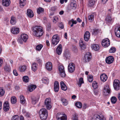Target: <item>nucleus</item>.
Here are the masks:
<instances>
[{
  "mask_svg": "<svg viewBox=\"0 0 120 120\" xmlns=\"http://www.w3.org/2000/svg\"><path fill=\"white\" fill-rule=\"evenodd\" d=\"M11 103L12 104L15 103L16 102V98L14 96L12 97L11 98Z\"/></svg>",
  "mask_w": 120,
  "mask_h": 120,
  "instance_id": "nucleus-39",
  "label": "nucleus"
},
{
  "mask_svg": "<svg viewBox=\"0 0 120 120\" xmlns=\"http://www.w3.org/2000/svg\"><path fill=\"white\" fill-rule=\"evenodd\" d=\"M34 35L37 37H40L43 35V32L42 27L39 26H35L32 28Z\"/></svg>",
  "mask_w": 120,
  "mask_h": 120,
  "instance_id": "nucleus-1",
  "label": "nucleus"
},
{
  "mask_svg": "<svg viewBox=\"0 0 120 120\" xmlns=\"http://www.w3.org/2000/svg\"><path fill=\"white\" fill-rule=\"evenodd\" d=\"M4 69L6 71L9 72L11 70L10 66L6 64L4 67Z\"/></svg>",
  "mask_w": 120,
  "mask_h": 120,
  "instance_id": "nucleus-37",
  "label": "nucleus"
},
{
  "mask_svg": "<svg viewBox=\"0 0 120 120\" xmlns=\"http://www.w3.org/2000/svg\"><path fill=\"white\" fill-rule=\"evenodd\" d=\"M43 83L45 84H47L48 83L49 79L46 77L43 78L42 79Z\"/></svg>",
  "mask_w": 120,
  "mask_h": 120,
  "instance_id": "nucleus-43",
  "label": "nucleus"
},
{
  "mask_svg": "<svg viewBox=\"0 0 120 120\" xmlns=\"http://www.w3.org/2000/svg\"><path fill=\"white\" fill-rule=\"evenodd\" d=\"M56 117L57 120H67V116L65 114L58 113L57 114Z\"/></svg>",
  "mask_w": 120,
  "mask_h": 120,
  "instance_id": "nucleus-5",
  "label": "nucleus"
},
{
  "mask_svg": "<svg viewBox=\"0 0 120 120\" xmlns=\"http://www.w3.org/2000/svg\"><path fill=\"white\" fill-rule=\"evenodd\" d=\"M16 22V18L14 16H12L11 17L10 23L12 25H14Z\"/></svg>",
  "mask_w": 120,
  "mask_h": 120,
  "instance_id": "nucleus-25",
  "label": "nucleus"
},
{
  "mask_svg": "<svg viewBox=\"0 0 120 120\" xmlns=\"http://www.w3.org/2000/svg\"><path fill=\"white\" fill-rule=\"evenodd\" d=\"M110 44L109 40L107 38L103 39L101 42L102 45L105 47H106L109 46Z\"/></svg>",
  "mask_w": 120,
  "mask_h": 120,
  "instance_id": "nucleus-11",
  "label": "nucleus"
},
{
  "mask_svg": "<svg viewBox=\"0 0 120 120\" xmlns=\"http://www.w3.org/2000/svg\"><path fill=\"white\" fill-rule=\"evenodd\" d=\"M75 105L77 107L81 109L82 108V105L81 103L80 102H76Z\"/></svg>",
  "mask_w": 120,
  "mask_h": 120,
  "instance_id": "nucleus-38",
  "label": "nucleus"
},
{
  "mask_svg": "<svg viewBox=\"0 0 120 120\" xmlns=\"http://www.w3.org/2000/svg\"><path fill=\"white\" fill-rule=\"evenodd\" d=\"M11 32L13 34H17L19 32V28L14 27L11 29Z\"/></svg>",
  "mask_w": 120,
  "mask_h": 120,
  "instance_id": "nucleus-17",
  "label": "nucleus"
},
{
  "mask_svg": "<svg viewBox=\"0 0 120 120\" xmlns=\"http://www.w3.org/2000/svg\"><path fill=\"white\" fill-rule=\"evenodd\" d=\"M88 106L87 104L86 103H84L83 106V108L85 109L86 108L88 107Z\"/></svg>",
  "mask_w": 120,
  "mask_h": 120,
  "instance_id": "nucleus-59",
  "label": "nucleus"
},
{
  "mask_svg": "<svg viewBox=\"0 0 120 120\" xmlns=\"http://www.w3.org/2000/svg\"><path fill=\"white\" fill-rule=\"evenodd\" d=\"M90 34L88 31H86L84 35V39L86 41H88L90 38Z\"/></svg>",
  "mask_w": 120,
  "mask_h": 120,
  "instance_id": "nucleus-15",
  "label": "nucleus"
},
{
  "mask_svg": "<svg viewBox=\"0 0 120 120\" xmlns=\"http://www.w3.org/2000/svg\"><path fill=\"white\" fill-rule=\"evenodd\" d=\"M92 86L94 89H96L98 88V86L97 83L96 81H94L92 83Z\"/></svg>",
  "mask_w": 120,
  "mask_h": 120,
  "instance_id": "nucleus-46",
  "label": "nucleus"
},
{
  "mask_svg": "<svg viewBox=\"0 0 120 120\" xmlns=\"http://www.w3.org/2000/svg\"><path fill=\"white\" fill-rule=\"evenodd\" d=\"M51 27V24L50 23H49L48 24V25L47 26V30L48 31H49Z\"/></svg>",
  "mask_w": 120,
  "mask_h": 120,
  "instance_id": "nucleus-57",
  "label": "nucleus"
},
{
  "mask_svg": "<svg viewBox=\"0 0 120 120\" xmlns=\"http://www.w3.org/2000/svg\"><path fill=\"white\" fill-rule=\"evenodd\" d=\"M59 41V37L58 35L56 34L54 35L52 38V44L54 45H56Z\"/></svg>",
  "mask_w": 120,
  "mask_h": 120,
  "instance_id": "nucleus-4",
  "label": "nucleus"
},
{
  "mask_svg": "<svg viewBox=\"0 0 120 120\" xmlns=\"http://www.w3.org/2000/svg\"><path fill=\"white\" fill-rule=\"evenodd\" d=\"M93 77L92 75L89 76H88V80L90 82H91L93 80Z\"/></svg>",
  "mask_w": 120,
  "mask_h": 120,
  "instance_id": "nucleus-54",
  "label": "nucleus"
},
{
  "mask_svg": "<svg viewBox=\"0 0 120 120\" xmlns=\"http://www.w3.org/2000/svg\"><path fill=\"white\" fill-rule=\"evenodd\" d=\"M26 66L25 65L19 67V70L20 72L25 71L26 69Z\"/></svg>",
  "mask_w": 120,
  "mask_h": 120,
  "instance_id": "nucleus-33",
  "label": "nucleus"
},
{
  "mask_svg": "<svg viewBox=\"0 0 120 120\" xmlns=\"http://www.w3.org/2000/svg\"><path fill=\"white\" fill-rule=\"evenodd\" d=\"M27 15L29 17L32 18L34 16V14L32 11L30 9L27 10Z\"/></svg>",
  "mask_w": 120,
  "mask_h": 120,
  "instance_id": "nucleus-23",
  "label": "nucleus"
},
{
  "mask_svg": "<svg viewBox=\"0 0 120 120\" xmlns=\"http://www.w3.org/2000/svg\"><path fill=\"white\" fill-rule=\"evenodd\" d=\"M116 50V49L114 47L111 48L109 50V52L110 53H114Z\"/></svg>",
  "mask_w": 120,
  "mask_h": 120,
  "instance_id": "nucleus-51",
  "label": "nucleus"
},
{
  "mask_svg": "<svg viewBox=\"0 0 120 120\" xmlns=\"http://www.w3.org/2000/svg\"><path fill=\"white\" fill-rule=\"evenodd\" d=\"M58 26L59 27L62 29H63L64 28V25L62 23H59V24Z\"/></svg>",
  "mask_w": 120,
  "mask_h": 120,
  "instance_id": "nucleus-62",
  "label": "nucleus"
},
{
  "mask_svg": "<svg viewBox=\"0 0 120 120\" xmlns=\"http://www.w3.org/2000/svg\"><path fill=\"white\" fill-rule=\"evenodd\" d=\"M71 21L73 24H76L77 23V21L76 20H74L73 19H71Z\"/></svg>",
  "mask_w": 120,
  "mask_h": 120,
  "instance_id": "nucleus-64",
  "label": "nucleus"
},
{
  "mask_svg": "<svg viewBox=\"0 0 120 120\" xmlns=\"http://www.w3.org/2000/svg\"><path fill=\"white\" fill-rule=\"evenodd\" d=\"M59 74L61 77H64L66 76L64 68L62 65H60L58 67Z\"/></svg>",
  "mask_w": 120,
  "mask_h": 120,
  "instance_id": "nucleus-3",
  "label": "nucleus"
},
{
  "mask_svg": "<svg viewBox=\"0 0 120 120\" xmlns=\"http://www.w3.org/2000/svg\"><path fill=\"white\" fill-rule=\"evenodd\" d=\"M53 22L54 23H56L58 20V17L56 16H55L53 18Z\"/></svg>",
  "mask_w": 120,
  "mask_h": 120,
  "instance_id": "nucleus-53",
  "label": "nucleus"
},
{
  "mask_svg": "<svg viewBox=\"0 0 120 120\" xmlns=\"http://www.w3.org/2000/svg\"><path fill=\"white\" fill-rule=\"evenodd\" d=\"M25 116L27 117H30V116H31V115L30 113L27 112L26 113Z\"/></svg>",
  "mask_w": 120,
  "mask_h": 120,
  "instance_id": "nucleus-63",
  "label": "nucleus"
},
{
  "mask_svg": "<svg viewBox=\"0 0 120 120\" xmlns=\"http://www.w3.org/2000/svg\"><path fill=\"white\" fill-rule=\"evenodd\" d=\"M45 67L48 71H50L52 69V65L50 62L47 63L45 64Z\"/></svg>",
  "mask_w": 120,
  "mask_h": 120,
  "instance_id": "nucleus-13",
  "label": "nucleus"
},
{
  "mask_svg": "<svg viewBox=\"0 0 120 120\" xmlns=\"http://www.w3.org/2000/svg\"><path fill=\"white\" fill-rule=\"evenodd\" d=\"M5 91L3 88H0V97H2L4 94Z\"/></svg>",
  "mask_w": 120,
  "mask_h": 120,
  "instance_id": "nucleus-41",
  "label": "nucleus"
},
{
  "mask_svg": "<svg viewBox=\"0 0 120 120\" xmlns=\"http://www.w3.org/2000/svg\"><path fill=\"white\" fill-rule=\"evenodd\" d=\"M114 60V58L112 56H110L106 58L105 61L106 63L110 64L113 62Z\"/></svg>",
  "mask_w": 120,
  "mask_h": 120,
  "instance_id": "nucleus-14",
  "label": "nucleus"
},
{
  "mask_svg": "<svg viewBox=\"0 0 120 120\" xmlns=\"http://www.w3.org/2000/svg\"><path fill=\"white\" fill-rule=\"evenodd\" d=\"M61 87L62 89L63 90L65 91L67 89V87L66 85L64 84V82H61L60 83Z\"/></svg>",
  "mask_w": 120,
  "mask_h": 120,
  "instance_id": "nucleus-28",
  "label": "nucleus"
},
{
  "mask_svg": "<svg viewBox=\"0 0 120 120\" xmlns=\"http://www.w3.org/2000/svg\"><path fill=\"white\" fill-rule=\"evenodd\" d=\"M91 53L88 52L84 56L83 59V61L85 62H88L91 59Z\"/></svg>",
  "mask_w": 120,
  "mask_h": 120,
  "instance_id": "nucleus-10",
  "label": "nucleus"
},
{
  "mask_svg": "<svg viewBox=\"0 0 120 120\" xmlns=\"http://www.w3.org/2000/svg\"><path fill=\"white\" fill-rule=\"evenodd\" d=\"M51 100L50 98H46L45 101V104L48 109H50L51 108Z\"/></svg>",
  "mask_w": 120,
  "mask_h": 120,
  "instance_id": "nucleus-7",
  "label": "nucleus"
},
{
  "mask_svg": "<svg viewBox=\"0 0 120 120\" xmlns=\"http://www.w3.org/2000/svg\"><path fill=\"white\" fill-rule=\"evenodd\" d=\"M38 64L35 62L33 63L32 64L31 69L32 70L35 71H36L37 68Z\"/></svg>",
  "mask_w": 120,
  "mask_h": 120,
  "instance_id": "nucleus-26",
  "label": "nucleus"
},
{
  "mask_svg": "<svg viewBox=\"0 0 120 120\" xmlns=\"http://www.w3.org/2000/svg\"><path fill=\"white\" fill-rule=\"evenodd\" d=\"M64 57L66 59H69L70 57V54L68 52H65L64 54Z\"/></svg>",
  "mask_w": 120,
  "mask_h": 120,
  "instance_id": "nucleus-27",
  "label": "nucleus"
},
{
  "mask_svg": "<svg viewBox=\"0 0 120 120\" xmlns=\"http://www.w3.org/2000/svg\"><path fill=\"white\" fill-rule=\"evenodd\" d=\"M73 120H78V116L76 114H75L73 116Z\"/></svg>",
  "mask_w": 120,
  "mask_h": 120,
  "instance_id": "nucleus-56",
  "label": "nucleus"
},
{
  "mask_svg": "<svg viewBox=\"0 0 120 120\" xmlns=\"http://www.w3.org/2000/svg\"><path fill=\"white\" fill-rule=\"evenodd\" d=\"M91 47L93 49L96 51L99 50L100 49L99 46L97 44H94L92 45Z\"/></svg>",
  "mask_w": 120,
  "mask_h": 120,
  "instance_id": "nucleus-21",
  "label": "nucleus"
},
{
  "mask_svg": "<svg viewBox=\"0 0 120 120\" xmlns=\"http://www.w3.org/2000/svg\"><path fill=\"white\" fill-rule=\"evenodd\" d=\"M114 89L116 90H118L120 89V83L119 80H115L113 83Z\"/></svg>",
  "mask_w": 120,
  "mask_h": 120,
  "instance_id": "nucleus-6",
  "label": "nucleus"
},
{
  "mask_svg": "<svg viewBox=\"0 0 120 120\" xmlns=\"http://www.w3.org/2000/svg\"><path fill=\"white\" fill-rule=\"evenodd\" d=\"M83 78L81 77L80 78L79 80V82L78 83V85L79 87H80L82 83H83Z\"/></svg>",
  "mask_w": 120,
  "mask_h": 120,
  "instance_id": "nucleus-42",
  "label": "nucleus"
},
{
  "mask_svg": "<svg viewBox=\"0 0 120 120\" xmlns=\"http://www.w3.org/2000/svg\"><path fill=\"white\" fill-rule=\"evenodd\" d=\"M56 52L59 55H60L62 51V46L61 44H60L56 48Z\"/></svg>",
  "mask_w": 120,
  "mask_h": 120,
  "instance_id": "nucleus-19",
  "label": "nucleus"
},
{
  "mask_svg": "<svg viewBox=\"0 0 120 120\" xmlns=\"http://www.w3.org/2000/svg\"><path fill=\"white\" fill-rule=\"evenodd\" d=\"M70 7L71 8L73 9H75L76 7V4L75 3H71L70 4Z\"/></svg>",
  "mask_w": 120,
  "mask_h": 120,
  "instance_id": "nucleus-45",
  "label": "nucleus"
},
{
  "mask_svg": "<svg viewBox=\"0 0 120 120\" xmlns=\"http://www.w3.org/2000/svg\"><path fill=\"white\" fill-rule=\"evenodd\" d=\"M2 2L3 5L6 7L9 6L11 3L10 0H2Z\"/></svg>",
  "mask_w": 120,
  "mask_h": 120,
  "instance_id": "nucleus-18",
  "label": "nucleus"
},
{
  "mask_svg": "<svg viewBox=\"0 0 120 120\" xmlns=\"http://www.w3.org/2000/svg\"><path fill=\"white\" fill-rule=\"evenodd\" d=\"M22 39L21 37L19 38L18 41V42L20 44H22Z\"/></svg>",
  "mask_w": 120,
  "mask_h": 120,
  "instance_id": "nucleus-61",
  "label": "nucleus"
},
{
  "mask_svg": "<svg viewBox=\"0 0 120 120\" xmlns=\"http://www.w3.org/2000/svg\"><path fill=\"white\" fill-rule=\"evenodd\" d=\"M105 118L104 117H101L99 115H94L92 120H105Z\"/></svg>",
  "mask_w": 120,
  "mask_h": 120,
  "instance_id": "nucleus-16",
  "label": "nucleus"
},
{
  "mask_svg": "<svg viewBox=\"0 0 120 120\" xmlns=\"http://www.w3.org/2000/svg\"><path fill=\"white\" fill-rule=\"evenodd\" d=\"M43 47V45L41 44L38 45L36 47V49L37 50L40 51Z\"/></svg>",
  "mask_w": 120,
  "mask_h": 120,
  "instance_id": "nucleus-48",
  "label": "nucleus"
},
{
  "mask_svg": "<svg viewBox=\"0 0 120 120\" xmlns=\"http://www.w3.org/2000/svg\"><path fill=\"white\" fill-rule=\"evenodd\" d=\"M9 107L8 102V101H6L4 104L3 109L6 112L9 110Z\"/></svg>",
  "mask_w": 120,
  "mask_h": 120,
  "instance_id": "nucleus-12",
  "label": "nucleus"
},
{
  "mask_svg": "<svg viewBox=\"0 0 120 120\" xmlns=\"http://www.w3.org/2000/svg\"><path fill=\"white\" fill-rule=\"evenodd\" d=\"M115 32L116 36L118 38H120V26L117 28H115Z\"/></svg>",
  "mask_w": 120,
  "mask_h": 120,
  "instance_id": "nucleus-22",
  "label": "nucleus"
},
{
  "mask_svg": "<svg viewBox=\"0 0 120 120\" xmlns=\"http://www.w3.org/2000/svg\"><path fill=\"white\" fill-rule=\"evenodd\" d=\"M21 37L22 39V40L24 42H26L28 38V36L27 35L25 34H21Z\"/></svg>",
  "mask_w": 120,
  "mask_h": 120,
  "instance_id": "nucleus-24",
  "label": "nucleus"
},
{
  "mask_svg": "<svg viewBox=\"0 0 120 120\" xmlns=\"http://www.w3.org/2000/svg\"><path fill=\"white\" fill-rule=\"evenodd\" d=\"M95 0H90L89 2L88 6L89 7H93L95 4Z\"/></svg>",
  "mask_w": 120,
  "mask_h": 120,
  "instance_id": "nucleus-30",
  "label": "nucleus"
},
{
  "mask_svg": "<svg viewBox=\"0 0 120 120\" xmlns=\"http://www.w3.org/2000/svg\"><path fill=\"white\" fill-rule=\"evenodd\" d=\"M100 30L97 29H95L93 30V33L95 35L97 34L99 32Z\"/></svg>",
  "mask_w": 120,
  "mask_h": 120,
  "instance_id": "nucleus-50",
  "label": "nucleus"
},
{
  "mask_svg": "<svg viewBox=\"0 0 120 120\" xmlns=\"http://www.w3.org/2000/svg\"><path fill=\"white\" fill-rule=\"evenodd\" d=\"M111 101L112 103L113 104L115 103L116 101V98L115 97H112L111 99Z\"/></svg>",
  "mask_w": 120,
  "mask_h": 120,
  "instance_id": "nucleus-49",
  "label": "nucleus"
},
{
  "mask_svg": "<svg viewBox=\"0 0 120 120\" xmlns=\"http://www.w3.org/2000/svg\"><path fill=\"white\" fill-rule=\"evenodd\" d=\"M94 15L93 14H91L88 17V19L90 21L92 22L94 20Z\"/></svg>",
  "mask_w": 120,
  "mask_h": 120,
  "instance_id": "nucleus-44",
  "label": "nucleus"
},
{
  "mask_svg": "<svg viewBox=\"0 0 120 120\" xmlns=\"http://www.w3.org/2000/svg\"><path fill=\"white\" fill-rule=\"evenodd\" d=\"M106 20L108 22H111L112 21V19L111 16H107L106 19Z\"/></svg>",
  "mask_w": 120,
  "mask_h": 120,
  "instance_id": "nucleus-52",
  "label": "nucleus"
},
{
  "mask_svg": "<svg viewBox=\"0 0 120 120\" xmlns=\"http://www.w3.org/2000/svg\"><path fill=\"white\" fill-rule=\"evenodd\" d=\"M19 118L18 115H15L11 118V120H19Z\"/></svg>",
  "mask_w": 120,
  "mask_h": 120,
  "instance_id": "nucleus-47",
  "label": "nucleus"
},
{
  "mask_svg": "<svg viewBox=\"0 0 120 120\" xmlns=\"http://www.w3.org/2000/svg\"><path fill=\"white\" fill-rule=\"evenodd\" d=\"M110 88L108 85L105 86L103 90V94L105 95H108L110 94Z\"/></svg>",
  "mask_w": 120,
  "mask_h": 120,
  "instance_id": "nucleus-8",
  "label": "nucleus"
},
{
  "mask_svg": "<svg viewBox=\"0 0 120 120\" xmlns=\"http://www.w3.org/2000/svg\"><path fill=\"white\" fill-rule=\"evenodd\" d=\"M59 87H54V91L56 92H57L59 90Z\"/></svg>",
  "mask_w": 120,
  "mask_h": 120,
  "instance_id": "nucleus-60",
  "label": "nucleus"
},
{
  "mask_svg": "<svg viewBox=\"0 0 120 120\" xmlns=\"http://www.w3.org/2000/svg\"><path fill=\"white\" fill-rule=\"evenodd\" d=\"M54 87H59V83L57 81H55L54 83Z\"/></svg>",
  "mask_w": 120,
  "mask_h": 120,
  "instance_id": "nucleus-58",
  "label": "nucleus"
},
{
  "mask_svg": "<svg viewBox=\"0 0 120 120\" xmlns=\"http://www.w3.org/2000/svg\"><path fill=\"white\" fill-rule=\"evenodd\" d=\"M61 101L62 102L63 105H67L68 102L66 99L64 98H62L61 99Z\"/></svg>",
  "mask_w": 120,
  "mask_h": 120,
  "instance_id": "nucleus-40",
  "label": "nucleus"
},
{
  "mask_svg": "<svg viewBox=\"0 0 120 120\" xmlns=\"http://www.w3.org/2000/svg\"><path fill=\"white\" fill-rule=\"evenodd\" d=\"M100 78L101 81L105 82L107 79V76L105 74H103L100 75Z\"/></svg>",
  "mask_w": 120,
  "mask_h": 120,
  "instance_id": "nucleus-20",
  "label": "nucleus"
},
{
  "mask_svg": "<svg viewBox=\"0 0 120 120\" xmlns=\"http://www.w3.org/2000/svg\"><path fill=\"white\" fill-rule=\"evenodd\" d=\"M39 113L41 119L42 120H45L48 116V111L45 108L41 109L39 112Z\"/></svg>",
  "mask_w": 120,
  "mask_h": 120,
  "instance_id": "nucleus-2",
  "label": "nucleus"
},
{
  "mask_svg": "<svg viewBox=\"0 0 120 120\" xmlns=\"http://www.w3.org/2000/svg\"><path fill=\"white\" fill-rule=\"evenodd\" d=\"M25 0H20L19 4L21 7H22L26 4Z\"/></svg>",
  "mask_w": 120,
  "mask_h": 120,
  "instance_id": "nucleus-35",
  "label": "nucleus"
},
{
  "mask_svg": "<svg viewBox=\"0 0 120 120\" xmlns=\"http://www.w3.org/2000/svg\"><path fill=\"white\" fill-rule=\"evenodd\" d=\"M79 45L81 49L82 50L86 48V46L83 43V41L82 40L79 41Z\"/></svg>",
  "mask_w": 120,
  "mask_h": 120,
  "instance_id": "nucleus-29",
  "label": "nucleus"
},
{
  "mask_svg": "<svg viewBox=\"0 0 120 120\" xmlns=\"http://www.w3.org/2000/svg\"><path fill=\"white\" fill-rule=\"evenodd\" d=\"M43 11V9L41 8H39L37 10V12L38 13L40 14Z\"/></svg>",
  "mask_w": 120,
  "mask_h": 120,
  "instance_id": "nucleus-55",
  "label": "nucleus"
},
{
  "mask_svg": "<svg viewBox=\"0 0 120 120\" xmlns=\"http://www.w3.org/2000/svg\"><path fill=\"white\" fill-rule=\"evenodd\" d=\"M31 99L32 101V102L34 104H35L36 102L38 101V99L36 98L34 96H32L31 97Z\"/></svg>",
  "mask_w": 120,
  "mask_h": 120,
  "instance_id": "nucleus-32",
  "label": "nucleus"
},
{
  "mask_svg": "<svg viewBox=\"0 0 120 120\" xmlns=\"http://www.w3.org/2000/svg\"><path fill=\"white\" fill-rule=\"evenodd\" d=\"M23 82L26 83L28 82L29 80V79L28 76H25L23 77Z\"/></svg>",
  "mask_w": 120,
  "mask_h": 120,
  "instance_id": "nucleus-36",
  "label": "nucleus"
},
{
  "mask_svg": "<svg viewBox=\"0 0 120 120\" xmlns=\"http://www.w3.org/2000/svg\"><path fill=\"white\" fill-rule=\"evenodd\" d=\"M19 98L20 103L22 104H24L25 103L26 100L24 96L23 95H21L19 96Z\"/></svg>",
  "mask_w": 120,
  "mask_h": 120,
  "instance_id": "nucleus-31",
  "label": "nucleus"
},
{
  "mask_svg": "<svg viewBox=\"0 0 120 120\" xmlns=\"http://www.w3.org/2000/svg\"><path fill=\"white\" fill-rule=\"evenodd\" d=\"M68 67L69 72L72 73L74 71L75 68V65L74 63H69Z\"/></svg>",
  "mask_w": 120,
  "mask_h": 120,
  "instance_id": "nucleus-9",
  "label": "nucleus"
},
{
  "mask_svg": "<svg viewBox=\"0 0 120 120\" xmlns=\"http://www.w3.org/2000/svg\"><path fill=\"white\" fill-rule=\"evenodd\" d=\"M36 87V86L34 85H31L29 86L28 87V90L30 92H31L34 90Z\"/></svg>",
  "mask_w": 120,
  "mask_h": 120,
  "instance_id": "nucleus-34",
  "label": "nucleus"
}]
</instances>
